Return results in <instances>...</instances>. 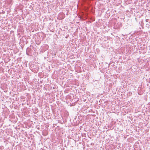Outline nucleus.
<instances>
[{"label":"nucleus","mask_w":150,"mask_h":150,"mask_svg":"<svg viewBox=\"0 0 150 150\" xmlns=\"http://www.w3.org/2000/svg\"><path fill=\"white\" fill-rule=\"evenodd\" d=\"M31 50V49L30 48L28 47L27 48V50H26V52H27H27H30ZM27 54H28L27 53Z\"/></svg>","instance_id":"f257e3e1"}]
</instances>
